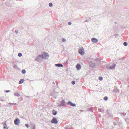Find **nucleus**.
Here are the masks:
<instances>
[{"label": "nucleus", "mask_w": 129, "mask_h": 129, "mask_svg": "<svg viewBox=\"0 0 129 129\" xmlns=\"http://www.w3.org/2000/svg\"><path fill=\"white\" fill-rule=\"evenodd\" d=\"M91 41L93 42L96 43L98 42V40L96 38H92L91 39Z\"/></svg>", "instance_id": "9b49d317"}, {"label": "nucleus", "mask_w": 129, "mask_h": 129, "mask_svg": "<svg viewBox=\"0 0 129 129\" xmlns=\"http://www.w3.org/2000/svg\"><path fill=\"white\" fill-rule=\"evenodd\" d=\"M14 95L15 96L17 97H19L20 95V94L19 93L17 92L16 93H14Z\"/></svg>", "instance_id": "6ab92c4d"}, {"label": "nucleus", "mask_w": 129, "mask_h": 129, "mask_svg": "<svg viewBox=\"0 0 129 129\" xmlns=\"http://www.w3.org/2000/svg\"><path fill=\"white\" fill-rule=\"evenodd\" d=\"M65 129H70L69 128H65Z\"/></svg>", "instance_id": "de8ad7c7"}, {"label": "nucleus", "mask_w": 129, "mask_h": 129, "mask_svg": "<svg viewBox=\"0 0 129 129\" xmlns=\"http://www.w3.org/2000/svg\"><path fill=\"white\" fill-rule=\"evenodd\" d=\"M76 67L77 70L78 71L81 68L80 64L78 63L76 66Z\"/></svg>", "instance_id": "f8f14e48"}, {"label": "nucleus", "mask_w": 129, "mask_h": 129, "mask_svg": "<svg viewBox=\"0 0 129 129\" xmlns=\"http://www.w3.org/2000/svg\"><path fill=\"white\" fill-rule=\"evenodd\" d=\"M31 128L32 129H35V125L34 124H32L31 125Z\"/></svg>", "instance_id": "aec40b11"}, {"label": "nucleus", "mask_w": 129, "mask_h": 129, "mask_svg": "<svg viewBox=\"0 0 129 129\" xmlns=\"http://www.w3.org/2000/svg\"><path fill=\"white\" fill-rule=\"evenodd\" d=\"M128 87H129V86H128Z\"/></svg>", "instance_id": "8fccbe9b"}, {"label": "nucleus", "mask_w": 129, "mask_h": 129, "mask_svg": "<svg viewBox=\"0 0 129 129\" xmlns=\"http://www.w3.org/2000/svg\"><path fill=\"white\" fill-rule=\"evenodd\" d=\"M67 104L72 107H76V106L75 104L73 103L71 101H69L67 103Z\"/></svg>", "instance_id": "1a4fd4ad"}, {"label": "nucleus", "mask_w": 129, "mask_h": 129, "mask_svg": "<svg viewBox=\"0 0 129 129\" xmlns=\"http://www.w3.org/2000/svg\"><path fill=\"white\" fill-rule=\"evenodd\" d=\"M123 45L124 46H126L128 44L126 42H124L123 43Z\"/></svg>", "instance_id": "bb28decb"}, {"label": "nucleus", "mask_w": 129, "mask_h": 129, "mask_svg": "<svg viewBox=\"0 0 129 129\" xmlns=\"http://www.w3.org/2000/svg\"><path fill=\"white\" fill-rule=\"evenodd\" d=\"M58 121L57 120V118L54 117L53 118L51 121V122L52 123L57 124L58 123Z\"/></svg>", "instance_id": "20e7f679"}, {"label": "nucleus", "mask_w": 129, "mask_h": 129, "mask_svg": "<svg viewBox=\"0 0 129 129\" xmlns=\"http://www.w3.org/2000/svg\"><path fill=\"white\" fill-rule=\"evenodd\" d=\"M55 66L56 67H63V65L61 64L58 63L55 64Z\"/></svg>", "instance_id": "ddd939ff"}, {"label": "nucleus", "mask_w": 129, "mask_h": 129, "mask_svg": "<svg viewBox=\"0 0 129 129\" xmlns=\"http://www.w3.org/2000/svg\"><path fill=\"white\" fill-rule=\"evenodd\" d=\"M118 35L117 34H115L114 35V36H118Z\"/></svg>", "instance_id": "37998d69"}, {"label": "nucleus", "mask_w": 129, "mask_h": 129, "mask_svg": "<svg viewBox=\"0 0 129 129\" xmlns=\"http://www.w3.org/2000/svg\"><path fill=\"white\" fill-rule=\"evenodd\" d=\"M103 79V77H99V80H101Z\"/></svg>", "instance_id": "f704fd0d"}, {"label": "nucleus", "mask_w": 129, "mask_h": 129, "mask_svg": "<svg viewBox=\"0 0 129 129\" xmlns=\"http://www.w3.org/2000/svg\"><path fill=\"white\" fill-rule=\"evenodd\" d=\"M15 33L16 34L18 33V31L17 30H16L15 31Z\"/></svg>", "instance_id": "a19ab883"}, {"label": "nucleus", "mask_w": 129, "mask_h": 129, "mask_svg": "<svg viewBox=\"0 0 129 129\" xmlns=\"http://www.w3.org/2000/svg\"><path fill=\"white\" fill-rule=\"evenodd\" d=\"M79 52L80 54L83 55L84 54V50L83 48H80L79 50Z\"/></svg>", "instance_id": "6e6552de"}, {"label": "nucleus", "mask_w": 129, "mask_h": 129, "mask_svg": "<svg viewBox=\"0 0 129 129\" xmlns=\"http://www.w3.org/2000/svg\"><path fill=\"white\" fill-rule=\"evenodd\" d=\"M50 129H54V127H51Z\"/></svg>", "instance_id": "49530a36"}, {"label": "nucleus", "mask_w": 129, "mask_h": 129, "mask_svg": "<svg viewBox=\"0 0 129 129\" xmlns=\"http://www.w3.org/2000/svg\"><path fill=\"white\" fill-rule=\"evenodd\" d=\"M89 66L93 68L95 67L96 66L99 65L101 64L99 63H93L91 61H89Z\"/></svg>", "instance_id": "f03ea898"}, {"label": "nucleus", "mask_w": 129, "mask_h": 129, "mask_svg": "<svg viewBox=\"0 0 129 129\" xmlns=\"http://www.w3.org/2000/svg\"><path fill=\"white\" fill-rule=\"evenodd\" d=\"M113 92L116 94L120 92L119 90L116 87H115L113 90Z\"/></svg>", "instance_id": "0eeeda50"}, {"label": "nucleus", "mask_w": 129, "mask_h": 129, "mask_svg": "<svg viewBox=\"0 0 129 129\" xmlns=\"http://www.w3.org/2000/svg\"><path fill=\"white\" fill-rule=\"evenodd\" d=\"M3 128L4 129H8L6 124L5 123H4Z\"/></svg>", "instance_id": "dca6fc26"}, {"label": "nucleus", "mask_w": 129, "mask_h": 129, "mask_svg": "<svg viewBox=\"0 0 129 129\" xmlns=\"http://www.w3.org/2000/svg\"><path fill=\"white\" fill-rule=\"evenodd\" d=\"M26 71L25 70H22V73L23 74H25L26 73Z\"/></svg>", "instance_id": "b1692460"}, {"label": "nucleus", "mask_w": 129, "mask_h": 129, "mask_svg": "<svg viewBox=\"0 0 129 129\" xmlns=\"http://www.w3.org/2000/svg\"><path fill=\"white\" fill-rule=\"evenodd\" d=\"M14 124L15 125H18L20 123V120L18 118H17L14 120Z\"/></svg>", "instance_id": "423d86ee"}, {"label": "nucleus", "mask_w": 129, "mask_h": 129, "mask_svg": "<svg viewBox=\"0 0 129 129\" xmlns=\"http://www.w3.org/2000/svg\"><path fill=\"white\" fill-rule=\"evenodd\" d=\"M14 68L16 69H19L17 67V66L16 65H15L14 67Z\"/></svg>", "instance_id": "cd10ccee"}, {"label": "nucleus", "mask_w": 129, "mask_h": 129, "mask_svg": "<svg viewBox=\"0 0 129 129\" xmlns=\"http://www.w3.org/2000/svg\"><path fill=\"white\" fill-rule=\"evenodd\" d=\"M57 112L55 110H53L52 111V113L53 115H55L57 114Z\"/></svg>", "instance_id": "a211bd4d"}, {"label": "nucleus", "mask_w": 129, "mask_h": 129, "mask_svg": "<svg viewBox=\"0 0 129 129\" xmlns=\"http://www.w3.org/2000/svg\"><path fill=\"white\" fill-rule=\"evenodd\" d=\"M106 68L107 69H108L109 68L110 66L108 65H106Z\"/></svg>", "instance_id": "2f4dec72"}, {"label": "nucleus", "mask_w": 129, "mask_h": 129, "mask_svg": "<svg viewBox=\"0 0 129 129\" xmlns=\"http://www.w3.org/2000/svg\"><path fill=\"white\" fill-rule=\"evenodd\" d=\"M1 101H4L3 100V99L2 98H1L0 100Z\"/></svg>", "instance_id": "c03bdc74"}, {"label": "nucleus", "mask_w": 129, "mask_h": 129, "mask_svg": "<svg viewBox=\"0 0 129 129\" xmlns=\"http://www.w3.org/2000/svg\"><path fill=\"white\" fill-rule=\"evenodd\" d=\"M40 55H39L38 56L36 57L35 60L36 61L39 62L41 60L40 57L41 58V56H40Z\"/></svg>", "instance_id": "9d476101"}, {"label": "nucleus", "mask_w": 129, "mask_h": 129, "mask_svg": "<svg viewBox=\"0 0 129 129\" xmlns=\"http://www.w3.org/2000/svg\"><path fill=\"white\" fill-rule=\"evenodd\" d=\"M10 105H16V103H9V104Z\"/></svg>", "instance_id": "7c9ffc66"}, {"label": "nucleus", "mask_w": 129, "mask_h": 129, "mask_svg": "<svg viewBox=\"0 0 129 129\" xmlns=\"http://www.w3.org/2000/svg\"><path fill=\"white\" fill-rule=\"evenodd\" d=\"M75 83V82L74 81H72L71 82V83L73 85H74Z\"/></svg>", "instance_id": "c756f323"}, {"label": "nucleus", "mask_w": 129, "mask_h": 129, "mask_svg": "<svg viewBox=\"0 0 129 129\" xmlns=\"http://www.w3.org/2000/svg\"><path fill=\"white\" fill-rule=\"evenodd\" d=\"M65 102L64 100H63L62 101L60 102L58 104V105L59 106L61 107L62 106H65L66 105L64 104Z\"/></svg>", "instance_id": "7ed1b4c3"}, {"label": "nucleus", "mask_w": 129, "mask_h": 129, "mask_svg": "<svg viewBox=\"0 0 129 129\" xmlns=\"http://www.w3.org/2000/svg\"><path fill=\"white\" fill-rule=\"evenodd\" d=\"M104 109H102L99 108V111L100 112H103L104 111Z\"/></svg>", "instance_id": "412c9836"}, {"label": "nucleus", "mask_w": 129, "mask_h": 129, "mask_svg": "<svg viewBox=\"0 0 129 129\" xmlns=\"http://www.w3.org/2000/svg\"><path fill=\"white\" fill-rule=\"evenodd\" d=\"M104 100H107L108 99V98L107 97H105L104 98Z\"/></svg>", "instance_id": "473e14b6"}, {"label": "nucleus", "mask_w": 129, "mask_h": 129, "mask_svg": "<svg viewBox=\"0 0 129 129\" xmlns=\"http://www.w3.org/2000/svg\"><path fill=\"white\" fill-rule=\"evenodd\" d=\"M89 111H90L91 112H93V108H90L89 109V110H88Z\"/></svg>", "instance_id": "393cba45"}, {"label": "nucleus", "mask_w": 129, "mask_h": 129, "mask_svg": "<svg viewBox=\"0 0 129 129\" xmlns=\"http://www.w3.org/2000/svg\"><path fill=\"white\" fill-rule=\"evenodd\" d=\"M89 21V19H86L85 20V22H88Z\"/></svg>", "instance_id": "ea45409f"}, {"label": "nucleus", "mask_w": 129, "mask_h": 129, "mask_svg": "<svg viewBox=\"0 0 129 129\" xmlns=\"http://www.w3.org/2000/svg\"><path fill=\"white\" fill-rule=\"evenodd\" d=\"M58 95V93L57 92L53 91V92L51 93V95L55 98H56L57 96Z\"/></svg>", "instance_id": "39448f33"}, {"label": "nucleus", "mask_w": 129, "mask_h": 129, "mask_svg": "<svg viewBox=\"0 0 129 129\" xmlns=\"http://www.w3.org/2000/svg\"><path fill=\"white\" fill-rule=\"evenodd\" d=\"M80 111L81 112H83L84 111V110H80Z\"/></svg>", "instance_id": "a18cd8bd"}, {"label": "nucleus", "mask_w": 129, "mask_h": 129, "mask_svg": "<svg viewBox=\"0 0 129 129\" xmlns=\"http://www.w3.org/2000/svg\"><path fill=\"white\" fill-rule=\"evenodd\" d=\"M125 120L126 121H127L128 120H129V118H126V119Z\"/></svg>", "instance_id": "79ce46f5"}, {"label": "nucleus", "mask_w": 129, "mask_h": 129, "mask_svg": "<svg viewBox=\"0 0 129 129\" xmlns=\"http://www.w3.org/2000/svg\"><path fill=\"white\" fill-rule=\"evenodd\" d=\"M72 24L71 22H69L68 23V24L69 25H71Z\"/></svg>", "instance_id": "4c0bfd02"}, {"label": "nucleus", "mask_w": 129, "mask_h": 129, "mask_svg": "<svg viewBox=\"0 0 129 129\" xmlns=\"http://www.w3.org/2000/svg\"><path fill=\"white\" fill-rule=\"evenodd\" d=\"M120 114H121L120 115L122 116H125L126 115V113H120Z\"/></svg>", "instance_id": "5701e85b"}, {"label": "nucleus", "mask_w": 129, "mask_h": 129, "mask_svg": "<svg viewBox=\"0 0 129 129\" xmlns=\"http://www.w3.org/2000/svg\"><path fill=\"white\" fill-rule=\"evenodd\" d=\"M9 104V103H8V105H7V106H9V107L11 106V105H10V104Z\"/></svg>", "instance_id": "e433bc0d"}, {"label": "nucleus", "mask_w": 129, "mask_h": 129, "mask_svg": "<svg viewBox=\"0 0 129 129\" xmlns=\"http://www.w3.org/2000/svg\"><path fill=\"white\" fill-rule=\"evenodd\" d=\"M25 126H26V127L27 128H28V127H29V125L27 124H25Z\"/></svg>", "instance_id": "c9c22d12"}, {"label": "nucleus", "mask_w": 129, "mask_h": 129, "mask_svg": "<svg viewBox=\"0 0 129 129\" xmlns=\"http://www.w3.org/2000/svg\"><path fill=\"white\" fill-rule=\"evenodd\" d=\"M22 55V54L21 53H19L18 54V55L19 57H21Z\"/></svg>", "instance_id": "c85d7f7f"}, {"label": "nucleus", "mask_w": 129, "mask_h": 129, "mask_svg": "<svg viewBox=\"0 0 129 129\" xmlns=\"http://www.w3.org/2000/svg\"><path fill=\"white\" fill-rule=\"evenodd\" d=\"M40 56H41V58L44 59L48 58L49 57V54L48 53L45 52H43L40 55Z\"/></svg>", "instance_id": "f257e3e1"}, {"label": "nucleus", "mask_w": 129, "mask_h": 129, "mask_svg": "<svg viewBox=\"0 0 129 129\" xmlns=\"http://www.w3.org/2000/svg\"><path fill=\"white\" fill-rule=\"evenodd\" d=\"M49 5L50 7H52L53 6V4L52 3H50L49 4Z\"/></svg>", "instance_id": "a878e982"}, {"label": "nucleus", "mask_w": 129, "mask_h": 129, "mask_svg": "<svg viewBox=\"0 0 129 129\" xmlns=\"http://www.w3.org/2000/svg\"><path fill=\"white\" fill-rule=\"evenodd\" d=\"M95 61V62H98V63H100V59L99 58H97L96 59Z\"/></svg>", "instance_id": "f3484780"}, {"label": "nucleus", "mask_w": 129, "mask_h": 129, "mask_svg": "<svg viewBox=\"0 0 129 129\" xmlns=\"http://www.w3.org/2000/svg\"><path fill=\"white\" fill-rule=\"evenodd\" d=\"M62 42H65L66 41V40L64 38H63L62 39Z\"/></svg>", "instance_id": "72a5a7b5"}, {"label": "nucleus", "mask_w": 129, "mask_h": 129, "mask_svg": "<svg viewBox=\"0 0 129 129\" xmlns=\"http://www.w3.org/2000/svg\"><path fill=\"white\" fill-rule=\"evenodd\" d=\"M107 115L108 116L111 117V116H112V115H111L109 113H108V110H107Z\"/></svg>", "instance_id": "4be33fe9"}, {"label": "nucleus", "mask_w": 129, "mask_h": 129, "mask_svg": "<svg viewBox=\"0 0 129 129\" xmlns=\"http://www.w3.org/2000/svg\"><path fill=\"white\" fill-rule=\"evenodd\" d=\"M115 66L116 65L115 64H114L112 66H110L109 69H114Z\"/></svg>", "instance_id": "4468645a"}, {"label": "nucleus", "mask_w": 129, "mask_h": 129, "mask_svg": "<svg viewBox=\"0 0 129 129\" xmlns=\"http://www.w3.org/2000/svg\"><path fill=\"white\" fill-rule=\"evenodd\" d=\"M58 83H56V85H58Z\"/></svg>", "instance_id": "09e8293b"}, {"label": "nucleus", "mask_w": 129, "mask_h": 129, "mask_svg": "<svg viewBox=\"0 0 129 129\" xmlns=\"http://www.w3.org/2000/svg\"><path fill=\"white\" fill-rule=\"evenodd\" d=\"M24 81V80L23 79H21L19 81V84H21Z\"/></svg>", "instance_id": "2eb2a0df"}, {"label": "nucleus", "mask_w": 129, "mask_h": 129, "mask_svg": "<svg viewBox=\"0 0 129 129\" xmlns=\"http://www.w3.org/2000/svg\"><path fill=\"white\" fill-rule=\"evenodd\" d=\"M5 91L7 93L10 92V90H6Z\"/></svg>", "instance_id": "58836bf2"}]
</instances>
